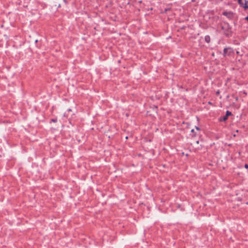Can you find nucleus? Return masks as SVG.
<instances>
[{"mask_svg":"<svg viewBox=\"0 0 248 248\" xmlns=\"http://www.w3.org/2000/svg\"><path fill=\"white\" fill-rule=\"evenodd\" d=\"M233 53V51L231 48H225L223 50L224 56H230Z\"/></svg>","mask_w":248,"mask_h":248,"instance_id":"nucleus-1","label":"nucleus"},{"mask_svg":"<svg viewBox=\"0 0 248 248\" xmlns=\"http://www.w3.org/2000/svg\"><path fill=\"white\" fill-rule=\"evenodd\" d=\"M231 115H232L231 112L227 110L226 111V115L225 116H224L223 117L219 118L220 121H226L227 120L228 116H229Z\"/></svg>","mask_w":248,"mask_h":248,"instance_id":"nucleus-2","label":"nucleus"},{"mask_svg":"<svg viewBox=\"0 0 248 248\" xmlns=\"http://www.w3.org/2000/svg\"><path fill=\"white\" fill-rule=\"evenodd\" d=\"M239 4L240 5V6L242 7H243L245 9H248V0H245V2H243V1H241V3H239Z\"/></svg>","mask_w":248,"mask_h":248,"instance_id":"nucleus-3","label":"nucleus"},{"mask_svg":"<svg viewBox=\"0 0 248 248\" xmlns=\"http://www.w3.org/2000/svg\"><path fill=\"white\" fill-rule=\"evenodd\" d=\"M223 15L228 16L229 18H231L232 16V12H224Z\"/></svg>","mask_w":248,"mask_h":248,"instance_id":"nucleus-4","label":"nucleus"},{"mask_svg":"<svg viewBox=\"0 0 248 248\" xmlns=\"http://www.w3.org/2000/svg\"><path fill=\"white\" fill-rule=\"evenodd\" d=\"M205 41L207 42H209L210 39H209V37L208 36H205Z\"/></svg>","mask_w":248,"mask_h":248,"instance_id":"nucleus-5","label":"nucleus"},{"mask_svg":"<svg viewBox=\"0 0 248 248\" xmlns=\"http://www.w3.org/2000/svg\"><path fill=\"white\" fill-rule=\"evenodd\" d=\"M51 122H53L54 123H55L57 122V119H51Z\"/></svg>","mask_w":248,"mask_h":248,"instance_id":"nucleus-6","label":"nucleus"},{"mask_svg":"<svg viewBox=\"0 0 248 248\" xmlns=\"http://www.w3.org/2000/svg\"><path fill=\"white\" fill-rule=\"evenodd\" d=\"M245 168H246V169H248V164H245Z\"/></svg>","mask_w":248,"mask_h":248,"instance_id":"nucleus-7","label":"nucleus"},{"mask_svg":"<svg viewBox=\"0 0 248 248\" xmlns=\"http://www.w3.org/2000/svg\"><path fill=\"white\" fill-rule=\"evenodd\" d=\"M242 1V0H238V3H241V2Z\"/></svg>","mask_w":248,"mask_h":248,"instance_id":"nucleus-8","label":"nucleus"},{"mask_svg":"<svg viewBox=\"0 0 248 248\" xmlns=\"http://www.w3.org/2000/svg\"><path fill=\"white\" fill-rule=\"evenodd\" d=\"M245 19H246L247 20H248V16L246 17L245 18Z\"/></svg>","mask_w":248,"mask_h":248,"instance_id":"nucleus-9","label":"nucleus"},{"mask_svg":"<svg viewBox=\"0 0 248 248\" xmlns=\"http://www.w3.org/2000/svg\"><path fill=\"white\" fill-rule=\"evenodd\" d=\"M169 10V9H166V10H165V11H168V10Z\"/></svg>","mask_w":248,"mask_h":248,"instance_id":"nucleus-10","label":"nucleus"},{"mask_svg":"<svg viewBox=\"0 0 248 248\" xmlns=\"http://www.w3.org/2000/svg\"><path fill=\"white\" fill-rule=\"evenodd\" d=\"M127 138H128V137H125V139H127Z\"/></svg>","mask_w":248,"mask_h":248,"instance_id":"nucleus-11","label":"nucleus"}]
</instances>
